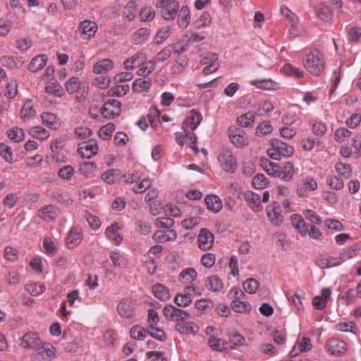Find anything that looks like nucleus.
Returning <instances> with one entry per match:
<instances>
[{
  "label": "nucleus",
  "instance_id": "bf43d9fd",
  "mask_svg": "<svg viewBox=\"0 0 361 361\" xmlns=\"http://www.w3.org/2000/svg\"><path fill=\"white\" fill-rule=\"evenodd\" d=\"M255 119V115L253 112L249 111L240 116L237 121L238 124L243 127H248L251 126Z\"/></svg>",
  "mask_w": 361,
  "mask_h": 361
},
{
  "label": "nucleus",
  "instance_id": "72a5a7b5",
  "mask_svg": "<svg viewBox=\"0 0 361 361\" xmlns=\"http://www.w3.org/2000/svg\"><path fill=\"white\" fill-rule=\"evenodd\" d=\"M152 86V80L149 78H137L134 80L132 89L135 92H144L149 90Z\"/></svg>",
  "mask_w": 361,
  "mask_h": 361
},
{
  "label": "nucleus",
  "instance_id": "864d4df0",
  "mask_svg": "<svg viewBox=\"0 0 361 361\" xmlns=\"http://www.w3.org/2000/svg\"><path fill=\"white\" fill-rule=\"evenodd\" d=\"M335 170L343 178H349L351 176L352 169L350 164L338 162L335 165Z\"/></svg>",
  "mask_w": 361,
  "mask_h": 361
},
{
  "label": "nucleus",
  "instance_id": "a878e982",
  "mask_svg": "<svg viewBox=\"0 0 361 361\" xmlns=\"http://www.w3.org/2000/svg\"><path fill=\"white\" fill-rule=\"evenodd\" d=\"M118 314L123 318L130 319L134 316V310L130 302L127 300H122L117 305Z\"/></svg>",
  "mask_w": 361,
  "mask_h": 361
},
{
  "label": "nucleus",
  "instance_id": "aec40b11",
  "mask_svg": "<svg viewBox=\"0 0 361 361\" xmlns=\"http://www.w3.org/2000/svg\"><path fill=\"white\" fill-rule=\"evenodd\" d=\"M331 295L329 288H324L321 290V295H317L312 299V305L317 310H323L326 307L328 300Z\"/></svg>",
  "mask_w": 361,
  "mask_h": 361
},
{
  "label": "nucleus",
  "instance_id": "9b49d317",
  "mask_svg": "<svg viewBox=\"0 0 361 361\" xmlns=\"http://www.w3.org/2000/svg\"><path fill=\"white\" fill-rule=\"evenodd\" d=\"M98 145L95 140H89L78 145V152L82 158L91 159L98 153Z\"/></svg>",
  "mask_w": 361,
  "mask_h": 361
},
{
  "label": "nucleus",
  "instance_id": "cd10ccee",
  "mask_svg": "<svg viewBox=\"0 0 361 361\" xmlns=\"http://www.w3.org/2000/svg\"><path fill=\"white\" fill-rule=\"evenodd\" d=\"M278 178L284 181L290 180L294 175L293 164L290 161L285 162L282 166H280Z\"/></svg>",
  "mask_w": 361,
  "mask_h": 361
},
{
  "label": "nucleus",
  "instance_id": "603ef678",
  "mask_svg": "<svg viewBox=\"0 0 361 361\" xmlns=\"http://www.w3.org/2000/svg\"><path fill=\"white\" fill-rule=\"evenodd\" d=\"M97 169V164L93 161H85L79 165L78 171L80 174L88 177L92 176Z\"/></svg>",
  "mask_w": 361,
  "mask_h": 361
},
{
  "label": "nucleus",
  "instance_id": "0e129e2a",
  "mask_svg": "<svg viewBox=\"0 0 361 361\" xmlns=\"http://www.w3.org/2000/svg\"><path fill=\"white\" fill-rule=\"evenodd\" d=\"M171 28L169 25L161 27L157 32L154 37V42L156 44H161L164 42L170 35Z\"/></svg>",
  "mask_w": 361,
  "mask_h": 361
},
{
  "label": "nucleus",
  "instance_id": "680f3d73",
  "mask_svg": "<svg viewBox=\"0 0 361 361\" xmlns=\"http://www.w3.org/2000/svg\"><path fill=\"white\" fill-rule=\"evenodd\" d=\"M75 172V169L72 166L67 165L61 167L58 171V176L63 180H70L74 175Z\"/></svg>",
  "mask_w": 361,
  "mask_h": 361
},
{
  "label": "nucleus",
  "instance_id": "c85d7f7f",
  "mask_svg": "<svg viewBox=\"0 0 361 361\" xmlns=\"http://www.w3.org/2000/svg\"><path fill=\"white\" fill-rule=\"evenodd\" d=\"M0 63L4 66L11 68H18L23 66L24 61L22 57L3 56L0 58Z\"/></svg>",
  "mask_w": 361,
  "mask_h": 361
},
{
  "label": "nucleus",
  "instance_id": "9d476101",
  "mask_svg": "<svg viewBox=\"0 0 361 361\" xmlns=\"http://www.w3.org/2000/svg\"><path fill=\"white\" fill-rule=\"evenodd\" d=\"M312 348V343L311 340L305 336H298L295 343L289 353L291 357L298 356L302 353H305L311 350Z\"/></svg>",
  "mask_w": 361,
  "mask_h": 361
},
{
  "label": "nucleus",
  "instance_id": "f8f14e48",
  "mask_svg": "<svg viewBox=\"0 0 361 361\" xmlns=\"http://www.w3.org/2000/svg\"><path fill=\"white\" fill-rule=\"evenodd\" d=\"M266 212L272 225L278 226L283 222V216L281 214V207L277 202H273L269 204L266 208Z\"/></svg>",
  "mask_w": 361,
  "mask_h": 361
},
{
  "label": "nucleus",
  "instance_id": "412c9836",
  "mask_svg": "<svg viewBox=\"0 0 361 361\" xmlns=\"http://www.w3.org/2000/svg\"><path fill=\"white\" fill-rule=\"evenodd\" d=\"M152 292L153 295L161 301H167L171 298L170 290L164 285L157 283L152 286Z\"/></svg>",
  "mask_w": 361,
  "mask_h": 361
},
{
  "label": "nucleus",
  "instance_id": "79ce46f5",
  "mask_svg": "<svg viewBox=\"0 0 361 361\" xmlns=\"http://www.w3.org/2000/svg\"><path fill=\"white\" fill-rule=\"evenodd\" d=\"M82 240V231L80 228H73L66 238V243L70 247H75Z\"/></svg>",
  "mask_w": 361,
  "mask_h": 361
},
{
  "label": "nucleus",
  "instance_id": "a18cd8bd",
  "mask_svg": "<svg viewBox=\"0 0 361 361\" xmlns=\"http://www.w3.org/2000/svg\"><path fill=\"white\" fill-rule=\"evenodd\" d=\"M341 257H326L317 261V264L322 269L330 268L340 265L342 263Z\"/></svg>",
  "mask_w": 361,
  "mask_h": 361
},
{
  "label": "nucleus",
  "instance_id": "09e8293b",
  "mask_svg": "<svg viewBox=\"0 0 361 361\" xmlns=\"http://www.w3.org/2000/svg\"><path fill=\"white\" fill-rule=\"evenodd\" d=\"M28 133L32 137L39 140H46L49 137V131L42 126H34L29 129Z\"/></svg>",
  "mask_w": 361,
  "mask_h": 361
},
{
  "label": "nucleus",
  "instance_id": "3c124183",
  "mask_svg": "<svg viewBox=\"0 0 361 361\" xmlns=\"http://www.w3.org/2000/svg\"><path fill=\"white\" fill-rule=\"evenodd\" d=\"M155 68V61H142L140 63L139 69L137 70V75L140 76H147L152 73Z\"/></svg>",
  "mask_w": 361,
  "mask_h": 361
},
{
  "label": "nucleus",
  "instance_id": "69168bd1",
  "mask_svg": "<svg viewBox=\"0 0 361 361\" xmlns=\"http://www.w3.org/2000/svg\"><path fill=\"white\" fill-rule=\"evenodd\" d=\"M345 297L348 302H353L357 298H361V281L355 289L350 288L345 293Z\"/></svg>",
  "mask_w": 361,
  "mask_h": 361
},
{
  "label": "nucleus",
  "instance_id": "49530a36",
  "mask_svg": "<svg viewBox=\"0 0 361 361\" xmlns=\"http://www.w3.org/2000/svg\"><path fill=\"white\" fill-rule=\"evenodd\" d=\"M287 20L290 24V28L288 30L289 35L293 38H295L300 35L301 32L298 26L299 22L298 17L294 13L293 15H291Z\"/></svg>",
  "mask_w": 361,
  "mask_h": 361
},
{
  "label": "nucleus",
  "instance_id": "13d9d810",
  "mask_svg": "<svg viewBox=\"0 0 361 361\" xmlns=\"http://www.w3.org/2000/svg\"><path fill=\"white\" fill-rule=\"evenodd\" d=\"M80 87L81 82L79 78L73 76L71 77L65 85L66 91L70 94L76 92L80 89Z\"/></svg>",
  "mask_w": 361,
  "mask_h": 361
},
{
  "label": "nucleus",
  "instance_id": "4468645a",
  "mask_svg": "<svg viewBox=\"0 0 361 361\" xmlns=\"http://www.w3.org/2000/svg\"><path fill=\"white\" fill-rule=\"evenodd\" d=\"M214 236L207 228H202L197 238L198 247L202 250H208L214 245Z\"/></svg>",
  "mask_w": 361,
  "mask_h": 361
},
{
  "label": "nucleus",
  "instance_id": "e2e57ef3",
  "mask_svg": "<svg viewBox=\"0 0 361 361\" xmlns=\"http://www.w3.org/2000/svg\"><path fill=\"white\" fill-rule=\"evenodd\" d=\"M0 157L9 164L13 162V156L11 148L4 143L0 144Z\"/></svg>",
  "mask_w": 361,
  "mask_h": 361
},
{
  "label": "nucleus",
  "instance_id": "bb28decb",
  "mask_svg": "<svg viewBox=\"0 0 361 361\" xmlns=\"http://www.w3.org/2000/svg\"><path fill=\"white\" fill-rule=\"evenodd\" d=\"M147 59V55L142 52L136 53L135 55L127 59L123 62V66L126 70H131L136 66H140V63Z\"/></svg>",
  "mask_w": 361,
  "mask_h": 361
},
{
  "label": "nucleus",
  "instance_id": "393cba45",
  "mask_svg": "<svg viewBox=\"0 0 361 361\" xmlns=\"http://www.w3.org/2000/svg\"><path fill=\"white\" fill-rule=\"evenodd\" d=\"M204 285L207 290L212 292H221L224 289V283L217 275L208 276Z\"/></svg>",
  "mask_w": 361,
  "mask_h": 361
},
{
  "label": "nucleus",
  "instance_id": "ddd939ff",
  "mask_svg": "<svg viewBox=\"0 0 361 361\" xmlns=\"http://www.w3.org/2000/svg\"><path fill=\"white\" fill-rule=\"evenodd\" d=\"M42 345V341L35 332H29L24 334L21 338L20 345L23 348H32L39 350Z\"/></svg>",
  "mask_w": 361,
  "mask_h": 361
},
{
  "label": "nucleus",
  "instance_id": "f257e3e1",
  "mask_svg": "<svg viewBox=\"0 0 361 361\" xmlns=\"http://www.w3.org/2000/svg\"><path fill=\"white\" fill-rule=\"evenodd\" d=\"M304 68L312 75L319 76L324 71L325 62L322 54L314 49L303 57Z\"/></svg>",
  "mask_w": 361,
  "mask_h": 361
},
{
  "label": "nucleus",
  "instance_id": "20e7f679",
  "mask_svg": "<svg viewBox=\"0 0 361 361\" xmlns=\"http://www.w3.org/2000/svg\"><path fill=\"white\" fill-rule=\"evenodd\" d=\"M220 167L226 172L233 173L238 168L237 158L229 149H223L217 157Z\"/></svg>",
  "mask_w": 361,
  "mask_h": 361
},
{
  "label": "nucleus",
  "instance_id": "6e6552de",
  "mask_svg": "<svg viewBox=\"0 0 361 361\" xmlns=\"http://www.w3.org/2000/svg\"><path fill=\"white\" fill-rule=\"evenodd\" d=\"M163 315L166 320L171 322L184 321L190 318V314L173 305H167L163 309Z\"/></svg>",
  "mask_w": 361,
  "mask_h": 361
},
{
  "label": "nucleus",
  "instance_id": "1a4fd4ad",
  "mask_svg": "<svg viewBox=\"0 0 361 361\" xmlns=\"http://www.w3.org/2000/svg\"><path fill=\"white\" fill-rule=\"evenodd\" d=\"M121 113V103L114 99L105 102L100 109L102 116L107 119H113L118 116Z\"/></svg>",
  "mask_w": 361,
  "mask_h": 361
},
{
  "label": "nucleus",
  "instance_id": "338daca9",
  "mask_svg": "<svg viewBox=\"0 0 361 361\" xmlns=\"http://www.w3.org/2000/svg\"><path fill=\"white\" fill-rule=\"evenodd\" d=\"M150 34L148 28L142 27L137 30L133 35V42L135 44H140L145 41Z\"/></svg>",
  "mask_w": 361,
  "mask_h": 361
},
{
  "label": "nucleus",
  "instance_id": "4be33fe9",
  "mask_svg": "<svg viewBox=\"0 0 361 361\" xmlns=\"http://www.w3.org/2000/svg\"><path fill=\"white\" fill-rule=\"evenodd\" d=\"M59 214V209L54 205H47L38 212L39 216L44 221L54 220Z\"/></svg>",
  "mask_w": 361,
  "mask_h": 361
},
{
  "label": "nucleus",
  "instance_id": "7c9ffc66",
  "mask_svg": "<svg viewBox=\"0 0 361 361\" xmlns=\"http://www.w3.org/2000/svg\"><path fill=\"white\" fill-rule=\"evenodd\" d=\"M197 278V271L192 267L183 269L179 274L178 280L183 283L190 284Z\"/></svg>",
  "mask_w": 361,
  "mask_h": 361
},
{
  "label": "nucleus",
  "instance_id": "c03bdc74",
  "mask_svg": "<svg viewBox=\"0 0 361 361\" xmlns=\"http://www.w3.org/2000/svg\"><path fill=\"white\" fill-rule=\"evenodd\" d=\"M281 71L287 76L295 78H302L305 75V73L300 68L293 66L290 63H286L281 68Z\"/></svg>",
  "mask_w": 361,
  "mask_h": 361
},
{
  "label": "nucleus",
  "instance_id": "5701e85b",
  "mask_svg": "<svg viewBox=\"0 0 361 361\" xmlns=\"http://www.w3.org/2000/svg\"><path fill=\"white\" fill-rule=\"evenodd\" d=\"M176 232L173 229H169L167 231H157L154 233L152 238L156 242L165 243L168 241H173L176 238Z\"/></svg>",
  "mask_w": 361,
  "mask_h": 361
},
{
  "label": "nucleus",
  "instance_id": "ea45409f",
  "mask_svg": "<svg viewBox=\"0 0 361 361\" xmlns=\"http://www.w3.org/2000/svg\"><path fill=\"white\" fill-rule=\"evenodd\" d=\"M288 300L295 306L297 310H303L302 300L305 298V294L303 290H298L293 295H286Z\"/></svg>",
  "mask_w": 361,
  "mask_h": 361
},
{
  "label": "nucleus",
  "instance_id": "6ab92c4d",
  "mask_svg": "<svg viewBox=\"0 0 361 361\" xmlns=\"http://www.w3.org/2000/svg\"><path fill=\"white\" fill-rule=\"evenodd\" d=\"M114 67V62L110 59H103L97 61L93 66L92 72L97 75H102Z\"/></svg>",
  "mask_w": 361,
  "mask_h": 361
},
{
  "label": "nucleus",
  "instance_id": "b1692460",
  "mask_svg": "<svg viewBox=\"0 0 361 361\" xmlns=\"http://www.w3.org/2000/svg\"><path fill=\"white\" fill-rule=\"evenodd\" d=\"M120 229L118 224L114 223L107 227L105 231L106 237L116 245H118L123 240V238L119 233Z\"/></svg>",
  "mask_w": 361,
  "mask_h": 361
},
{
  "label": "nucleus",
  "instance_id": "774afa93",
  "mask_svg": "<svg viewBox=\"0 0 361 361\" xmlns=\"http://www.w3.org/2000/svg\"><path fill=\"white\" fill-rule=\"evenodd\" d=\"M192 301V298L183 291V293H178L174 298V302L178 307H188Z\"/></svg>",
  "mask_w": 361,
  "mask_h": 361
},
{
  "label": "nucleus",
  "instance_id": "7ed1b4c3",
  "mask_svg": "<svg viewBox=\"0 0 361 361\" xmlns=\"http://www.w3.org/2000/svg\"><path fill=\"white\" fill-rule=\"evenodd\" d=\"M147 333L154 338L163 341L166 340V335L164 330L158 327L159 316L157 311L149 309L147 312Z\"/></svg>",
  "mask_w": 361,
  "mask_h": 361
},
{
  "label": "nucleus",
  "instance_id": "f704fd0d",
  "mask_svg": "<svg viewBox=\"0 0 361 361\" xmlns=\"http://www.w3.org/2000/svg\"><path fill=\"white\" fill-rule=\"evenodd\" d=\"M207 209L213 212H219L222 209L221 199L215 195H208L204 199Z\"/></svg>",
  "mask_w": 361,
  "mask_h": 361
},
{
  "label": "nucleus",
  "instance_id": "a19ab883",
  "mask_svg": "<svg viewBox=\"0 0 361 361\" xmlns=\"http://www.w3.org/2000/svg\"><path fill=\"white\" fill-rule=\"evenodd\" d=\"M335 329L341 332H350L357 335L359 332L358 328L354 322H341L335 325Z\"/></svg>",
  "mask_w": 361,
  "mask_h": 361
},
{
  "label": "nucleus",
  "instance_id": "052dcab7",
  "mask_svg": "<svg viewBox=\"0 0 361 361\" xmlns=\"http://www.w3.org/2000/svg\"><path fill=\"white\" fill-rule=\"evenodd\" d=\"M114 130V124L113 123H109L100 128L99 130V136L103 140H109L111 137Z\"/></svg>",
  "mask_w": 361,
  "mask_h": 361
},
{
  "label": "nucleus",
  "instance_id": "58836bf2",
  "mask_svg": "<svg viewBox=\"0 0 361 361\" xmlns=\"http://www.w3.org/2000/svg\"><path fill=\"white\" fill-rule=\"evenodd\" d=\"M47 62V56L41 54L35 56L30 61L28 69L32 72H37L42 70Z\"/></svg>",
  "mask_w": 361,
  "mask_h": 361
},
{
  "label": "nucleus",
  "instance_id": "473e14b6",
  "mask_svg": "<svg viewBox=\"0 0 361 361\" xmlns=\"http://www.w3.org/2000/svg\"><path fill=\"white\" fill-rule=\"evenodd\" d=\"M250 84L257 88L267 90H276L279 89V84L270 79L252 80L250 81Z\"/></svg>",
  "mask_w": 361,
  "mask_h": 361
},
{
  "label": "nucleus",
  "instance_id": "39448f33",
  "mask_svg": "<svg viewBox=\"0 0 361 361\" xmlns=\"http://www.w3.org/2000/svg\"><path fill=\"white\" fill-rule=\"evenodd\" d=\"M293 153V148L286 143L274 139L271 141V147L267 149L268 155L273 159L279 160L280 157H290Z\"/></svg>",
  "mask_w": 361,
  "mask_h": 361
},
{
  "label": "nucleus",
  "instance_id": "0eeeda50",
  "mask_svg": "<svg viewBox=\"0 0 361 361\" xmlns=\"http://www.w3.org/2000/svg\"><path fill=\"white\" fill-rule=\"evenodd\" d=\"M156 5L161 8V13L166 20H173L179 8L176 0H157Z\"/></svg>",
  "mask_w": 361,
  "mask_h": 361
},
{
  "label": "nucleus",
  "instance_id": "f3484780",
  "mask_svg": "<svg viewBox=\"0 0 361 361\" xmlns=\"http://www.w3.org/2000/svg\"><path fill=\"white\" fill-rule=\"evenodd\" d=\"M79 32L80 36L85 39H90L94 36L97 31V24L90 20H85L80 23Z\"/></svg>",
  "mask_w": 361,
  "mask_h": 361
},
{
  "label": "nucleus",
  "instance_id": "6e6d98bb",
  "mask_svg": "<svg viewBox=\"0 0 361 361\" xmlns=\"http://www.w3.org/2000/svg\"><path fill=\"white\" fill-rule=\"evenodd\" d=\"M25 290L30 295L37 296L44 293L46 290V288L44 285L39 283H32L26 284L25 286Z\"/></svg>",
  "mask_w": 361,
  "mask_h": 361
},
{
  "label": "nucleus",
  "instance_id": "423d86ee",
  "mask_svg": "<svg viewBox=\"0 0 361 361\" xmlns=\"http://www.w3.org/2000/svg\"><path fill=\"white\" fill-rule=\"evenodd\" d=\"M318 188L317 180L312 176L302 177L298 181L295 188V193L300 197H307L310 192Z\"/></svg>",
  "mask_w": 361,
  "mask_h": 361
},
{
  "label": "nucleus",
  "instance_id": "dca6fc26",
  "mask_svg": "<svg viewBox=\"0 0 361 361\" xmlns=\"http://www.w3.org/2000/svg\"><path fill=\"white\" fill-rule=\"evenodd\" d=\"M346 349V343L337 338H331L326 343V350L333 355H342Z\"/></svg>",
  "mask_w": 361,
  "mask_h": 361
},
{
  "label": "nucleus",
  "instance_id": "de8ad7c7",
  "mask_svg": "<svg viewBox=\"0 0 361 361\" xmlns=\"http://www.w3.org/2000/svg\"><path fill=\"white\" fill-rule=\"evenodd\" d=\"M231 306L232 310L238 313H248L251 310V306L250 303L242 300H236L235 301H232Z\"/></svg>",
  "mask_w": 361,
  "mask_h": 361
},
{
  "label": "nucleus",
  "instance_id": "8fccbe9b",
  "mask_svg": "<svg viewBox=\"0 0 361 361\" xmlns=\"http://www.w3.org/2000/svg\"><path fill=\"white\" fill-rule=\"evenodd\" d=\"M45 90L48 94L59 97L64 94L62 86L56 81L48 82L45 86Z\"/></svg>",
  "mask_w": 361,
  "mask_h": 361
},
{
  "label": "nucleus",
  "instance_id": "f03ea898",
  "mask_svg": "<svg viewBox=\"0 0 361 361\" xmlns=\"http://www.w3.org/2000/svg\"><path fill=\"white\" fill-rule=\"evenodd\" d=\"M202 115L195 110H192L186 116L183 123V130L185 137L191 143L195 144L197 140L196 135L192 131L200 125L202 121Z\"/></svg>",
  "mask_w": 361,
  "mask_h": 361
},
{
  "label": "nucleus",
  "instance_id": "2eb2a0df",
  "mask_svg": "<svg viewBox=\"0 0 361 361\" xmlns=\"http://www.w3.org/2000/svg\"><path fill=\"white\" fill-rule=\"evenodd\" d=\"M229 137L231 142L237 147H244L249 145L250 140L245 132L239 128H230Z\"/></svg>",
  "mask_w": 361,
  "mask_h": 361
},
{
  "label": "nucleus",
  "instance_id": "e433bc0d",
  "mask_svg": "<svg viewBox=\"0 0 361 361\" xmlns=\"http://www.w3.org/2000/svg\"><path fill=\"white\" fill-rule=\"evenodd\" d=\"M36 114V111L34 108V104L32 100H27L23 106L20 116L23 121H28L33 118Z\"/></svg>",
  "mask_w": 361,
  "mask_h": 361
},
{
  "label": "nucleus",
  "instance_id": "c9c22d12",
  "mask_svg": "<svg viewBox=\"0 0 361 361\" xmlns=\"http://www.w3.org/2000/svg\"><path fill=\"white\" fill-rule=\"evenodd\" d=\"M110 259L114 267L118 269L126 268L128 265V259L126 257L117 251L111 252L109 254Z\"/></svg>",
  "mask_w": 361,
  "mask_h": 361
},
{
  "label": "nucleus",
  "instance_id": "4d7b16f0",
  "mask_svg": "<svg viewBox=\"0 0 361 361\" xmlns=\"http://www.w3.org/2000/svg\"><path fill=\"white\" fill-rule=\"evenodd\" d=\"M316 14L319 19L324 22H329L332 18L331 9L326 6H320L316 10Z\"/></svg>",
  "mask_w": 361,
  "mask_h": 361
},
{
  "label": "nucleus",
  "instance_id": "2f4dec72",
  "mask_svg": "<svg viewBox=\"0 0 361 361\" xmlns=\"http://www.w3.org/2000/svg\"><path fill=\"white\" fill-rule=\"evenodd\" d=\"M176 329L180 334H195L199 331V326L193 322H180L176 325Z\"/></svg>",
  "mask_w": 361,
  "mask_h": 361
},
{
  "label": "nucleus",
  "instance_id": "4c0bfd02",
  "mask_svg": "<svg viewBox=\"0 0 361 361\" xmlns=\"http://www.w3.org/2000/svg\"><path fill=\"white\" fill-rule=\"evenodd\" d=\"M190 19V11L188 6H183L178 11L177 23L180 28L185 29Z\"/></svg>",
  "mask_w": 361,
  "mask_h": 361
},
{
  "label": "nucleus",
  "instance_id": "37998d69",
  "mask_svg": "<svg viewBox=\"0 0 361 361\" xmlns=\"http://www.w3.org/2000/svg\"><path fill=\"white\" fill-rule=\"evenodd\" d=\"M119 169H109L101 174V180L106 184L112 185L120 177Z\"/></svg>",
  "mask_w": 361,
  "mask_h": 361
},
{
  "label": "nucleus",
  "instance_id": "a211bd4d",
  "mask_svg": "<svg viewBox=\"0 0 361 361\" xmlns=\"http://www.w3.org/2000/svg\"><path fill=\"white\" fill-rule=\"evenodd\" d=\"M244 199L248 207L254 212H260L262 209L260 196L252 191H247L243 194Z\"/></svg>",
  "mask_w": 361,
  "mask_h": 361
},
{
  "label": "nucleus",
  "instance_id": "c756f323",
  "mask_svg": "<svg viewBox=\"0 0 361 361\" xmlns=\"http://www.w3.org/2000/svg\"><path fill=\"white\" fill-rule=\"evenodd\" d=\"M292 226L297 230V231L302 236L305 235L307 233V225L302 216L299 214H293L290 216Z\"/></svg>",
  "mask_w": 361,
  "mask_h": 361
},
{
  "label": "nucleus",
  "instance_id": "5fc2aeb1",
  "mask_svg": "<svg viewBox=\"0 0 361 361\" xmlns=\"http://www.w3.org/2000/svg\"><path fill=\"white\" fill-rule=\"evenodd\" d=\"M7 136L10 140L16 142H19L23 140L25 137V132L22 128L16 127L9 129L7 131Z\"/></svg>",
  "mask_w": 361,
  "mask_h": 361
}]
</instances>
